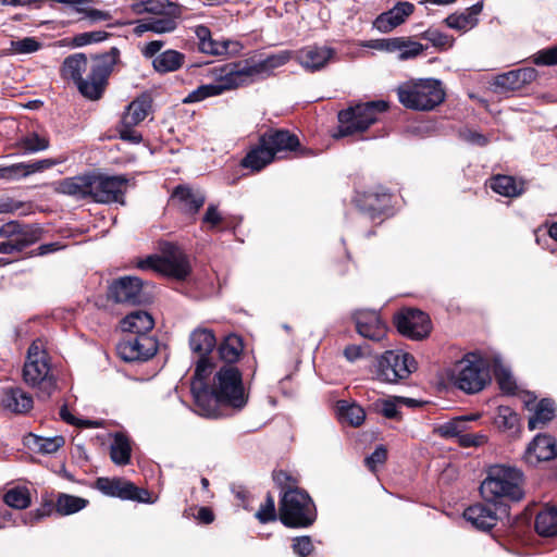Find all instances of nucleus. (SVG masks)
<instances>
[{
  "label": "nucleus",
  "instance_id": "obj_1",
  "mask_svg": "<svg viewBox=\"0 0 557 557\" xmlns=\"http://www.w3.org/2000/svg\"><path fill=\"white\" fill-rule=\"evenodd\" d=\"M212 363L208 359L197 362L191 382V394L195 400V412L205 418L222 416L220 406L225 405L242 409L247 403L242 374L234 366H223L214 374L210 387L205 380L212 372Z\"/></svg>",
  "mask_w": 557,
  "mask_h": 557
},
{
  "label": "nucleus",
  "instance_id": "obj_2",
  "mask_svg": "<svg viewBox=\"0 0 557 557\" xmlns=\"http://www.w3.org/2000/svg\"><path fill=\"white\" fill-rule=\"evenodd\" d=\"M117 57L119 50L115 48L104 54L90 58L85 53H74L64 59L60 74L63 79L74 82L84 97L97 100L104 90Z\"/></svg>",
  "mask_w": 557,
  "mask_h": 557
},
{
  "label": "nucleus",
  "instance_id": "obj_3",
  "mask_svg": "<svg viewBox=\"0 0 557 557\" xmlns=\"http://www.w3.org/2000/svg\"><path fill=\"white\" fill-rule=\"evenodd\" d=\"M206 77L209 82L193 90L184 99V102L202 101L251 83L248 63L245 60L210 67L206 73Z\"/></svg>",
  "mask_w": 557,
  "mask_h": 557
},
{
  "label": "nucleus",
  "instance_id": "obj_4",
  "mask_svg": "<svg viewBox=\"0 0 557 557\" xmlns=\"http://www.w3.org/2000/svg\"><path fill=\"white\" fill-rule=\"evenodd\" d=\"M522 481V473L518 469L495 465L487 470L480 492L488 503L519 502L523 497Z\"/></svg>",
  "mask_w": 557,
  "mask_h": 557
},
{
  "label": "nucleus",
  "instance_id": "obj_5",
  "mask_svg": "<svg viewBox=\"0 0 557 557\" xmlns=\"http://www.w3.org/2000/svg\"><path fill=\"white\" fill-rule=\"evenodd\" d=\"M23 377L27 385L39 389V397L48 398L55 389V381L50 373L49 357L41 339L34 341L23 368Z\"/></svg>",
  "mask_w": 557,
  "mask_h": 557
},
{
  "label": "nucleus",
  "instance_id": "obj_6",
  "mask_svg": "<svg viewBox=\"0 0 557 557\" xmlns=\"http://www.w3.org/2000/svg\"><path fill=\"white\" fill-rule=\"evenodd\" d=\"M397 95L403 106L419 111L433 110L445 98L441 82L433 78L407 82L398 87Z\"/></svg>",
  "mask_w": 557,
  "mask_h": 557
},
{
  "label": "nucleus",
  "instance_id": "obj_7",
  "mask_svg": "<svg viewBox=\"0 0 557 557\" xmlns=\"http://www.w3.org/2000/svg\"><path fill=\"white\" fill-rule=\"evenodd\" d=\"M280 520L286 527L307 528L315 518V507L307 492L289 486L280 502Z\"/></svg>",
  "mask_w": 557,
  "mask_h": 557
},
{
  "label": "nucleus",
  "instance_id": "obj_8",
  "mask_svg": "<svg viewBox=\"0 0 557 557\" xmlns=\"http://www.w3.org/2000/svg\"><path fill=\"white\" fill-rule=\"evenodd\" d=\"M449 377L459 389L469 394L478 393L491 381L488 363L476 354H468L455 363Z\"/></svg>",
  "mask_w": 557,
  "mask_h": 557
},
{
  "label": "nucleus",
  "instance_id": "obj_9",
  "mask_svg": "<svg viewBox=\"0 0 557 557\" xmlns=\"http://www.w3.org/2000/svg\"><path fill=\"white\" fill-rule=\"evenodd\" d=\"M387 110L383 100L359 103L338 113V132L335 137L362 133L377 121V115Z\"/></svg>",
  "mask_w": 557,
  "mask_h": 557
},
{
  "label": "nucleus",
  "instance_id": "obj_10",
  "mask_svg": "<svg viewBox=\"0 0 557 557\" xmlns=\"http://www.w3.org/2000/svg\"><path fill=\"white\" fill-rule=\"evenodd\" d=\"M416 370L413 356L401 349L387 350L376 360L375 377L380 382L395 384L408 379Z\"/></svg>",
  "mask_w": 557,
  "mask_h": 557
},
{
  "label": "nucleus",
  "instance_id": "obj_11",
  "mask_svg": "<svg viewBox=\"0 0 557 557\" xmlns=\"http://www.w3.org/2000/svg\"><path fill=\"white\" fill-rule=\"evenodd\" d=\"M140 269H151L156 272L173 276L178 280L185 278L190 272V265L186 255L175 246H170L163 257L151 256L138 263Z\"/></svg>",
  "mask_w": 557,
  "mask_h": 557
},
{
  "label": "nucleus",
  "instance_id": "obj_12",
  "mask_svg": "<svg viewBox=\"0 0 557 557\" xmlns=\"http://www.w3.org/2000/svg\"><path fill=\"white\" fill-rule=\"evenodd\" d=\"M127 180L122 175H91V199L100 203H124Z\"/></svg>",
  "mask_w": 557,
  "mask_h": 557
},
{
  "label": "nucleus",
  "instance_id": "obj_13",
  "mask_svg": "<svg viewBox=\"0 0 557 557\" xmlns=\"http://www.w3.org/2000/svg\"><path fill=\"white\" fill-rule=\"evenodd\" d=\"M395 322L399 333L411 339H422L431 332L429 315L418 309H404L396 315Z\"/></svg>",
  "mask_w": 557,
  "mask_h": 557
},
{
  "label": "nucleus",
  "instance_id": "obj_14",
  "mask_svg": "<svg viewBox=\"0 0 557 557\" xmlns=\"http://www.w3.org/2000/svg\"><path fill=\"white\" fill-rule=\"evenodd\" d=\"M193 32L197 40L198 51L203 54L224 57L228 54H236L242 49V46L237 41L230 39H214L211 30L205 25L195 26Z\"/></svg>",
  "mask_w": 557,
  "mask_h": 557
},
{
  "label": "nucleus",
  "instance_id": "obj_15",
  "mask_svg": "<svg viewBox=\"0 0 557 557\" xmlns=\"http://www.w3.org/2000/svg\"><path fill=\"white\" fill-rule=\"evenodd\" d=\"M157 350V341L146 335L123 339L116 346L119 356L128 362L146 361L153 357Z\"/></svg>",
  "mask_w": 557,
  "mask_h": 557
},
{
  "label": "nucleus",
  "instance_id": "obj_16",
  "mask_svg": "<svg viewBox=\"0 0 557 557\" xmlns=\"http://www.w3.org/2000/svg\"><path fill=\"white\" fill-rule=\"evenodd\" d=\"M109 295L116 302L137 305L148 299L143 281L136 276H124L114 281L109 288Z\"/></svg>",
  "mask_w": 557,
  "mask_h": 557
},
{
  "label": "nucleus",
  "instance_id": "obj_17",
  "mask_svg": "<svg viewBox=\"0 0 557 557\" xmlns=\"http://www.w3.org/2000/svg\"><path fill=\"white\" fill-rule=\"evenodd\" d=\"M97 484L99 490H101L107 495L120 497L123 499L149 502V499L146 497L148 496V492L146 490L136 487L131 482L120 479H99Z\"/></svg>",
  "mask_w": 557,
  "mask_h": 557
},
{
  "label": "nucleus",
  "instance_id": "obj_18",
  "mask_svg": "<svg viewBox=\"0 0 557 557\" xmlns=\"http://www.w3.org/2000/svg\"><path fill=\"white\" fill-rule=\"evenodd\" d=\"M357 332L366 338L380 341L384 337L386 327L379 313L372 310H358L354 314Z\"/></svg>",
  "mask_w": 557,
  "mask_h": 557
},
{
  "label": "nucleus",
  "instance_id": "obj_19",
  "mask_svg": "<svg viewBox=\"0 0 557 557\" xmlns=\"http://www.w3.org/2000/svg\"><path fill=\"white\" fill-rule=\"evenodd\" d=\"M334 54V49L330 47L308 46L297 52L296 59L304 69L315 72L323 69Z\"/></svg>",
  "mask_w": 557,
  "mask_h": 557
},
{
  "label": "nucleus",
  "instance_id": "obj_20",
  "mask_svg": "<svg viewBox=\"0 0 557 557\" xmlns=\"http://www.w3.org/2000/svg\"><path fill=\"white\" fill-rule=\"evenodd\" d=\"M414 5L410 2H398L391 10L380 14L373 26L381 33H389L403 24L412 14Z\"/></svg>",
  "mask_w": 557,
  "mask_h": 557
},
{
  "label": "nucleus",
  "instance_id": "obj_21",
  "mask_svg": "<svg viewBox=\"0 0 557 557\" xmlns=\"http://www.w3.org/2000/svg\"><path fill=\"white\" fill-rule=\"evenodd\" d=\"M263 145L273 151L274 158H282V153L296 150L300 144L297 136L284 129L267 132L261 136Z\"/></svg>",
  "mask_w": 557,
  "mask_h": 557
},
{
  "label": "nucleus",
  "instance_id": "obj_22",
  "mask_svg": "<svg viewBox=\"0 0 557 557\" xmlns=\"http://www.w3.org/2000/svg\"><path fill=\"white\" fill-rule=\"evenodd\" d=\"M557 447L555 440L546 434L537 435L528 446L524 459L530 465H536L540 461H547L555 458Z\"/></svg>",
  "mask_w": 557,
  "mask_h": 557
},
{
  "label": "nucleus",
  "instance_id": "obj_23",
  "mask_svg": "<svg viewBox=\"0 0 557 557\" xmlns=\"http://www.w3.org/2000/svg\"><path fill=\"white\" fill-rule=\"evenodd\" d=\"M0 405L13 413H26L34 405L33 397L21 387H7L2 391Z\"/></svg>",
  "mask_w": 557,
  "mask_h": 557
},
{
  "label": "nucleus",
  "instance_id": "obj_24",
  "mask_svg": "<svg viewBox=\"0 0 557 557\" xmlns=\"http://www.w3.org/2000/svg\"><path fill=\"white\" fill-rule=\"evenodd\" d=\"M57 164L58 161L53 159H42L35 162H21L4 169H0V177L10 180L27 177L32 174L51 169Z\"/></svg>",
  "mask_w": 557,
  "mask_h": 557
},
{
  "label": "nucleus",
  "instance_id": "obj_25",
  "mask_svg": "<svg viewBox=\"0 0 557 557\" xmlns=\"http://www.w3.org/2000/svg\"><path fill=\"white\" fill-rule=\"evenodd\" d=\"M180 15V11L174 13H168L166 15L160 16H147L140 21H138L135 33L141 35L146 32H153L157 34L171 33L177 27V17Z\"/></svg>",
  "mask_w": 557,
  "mask_h": 557
},
{
  "label": "nucleus",
  "instance_id": "obj_26",
  "mask_svg": "<svg viewBox=\"0 0 557 557\" xmlns=\"http://www.w3.org/2000/svg\"><path fill=\"white\" fill-rule=\"evenodd\" d=\"M290 58L289 51H281L258 62L250 60H245V62L248 63V73L252 82L256 77L269 76L275 69L286 64Z\"/></svg>",
  "mask_w": 557,
  "mask_h": 557
},
{
  "label": "nucleus",
  "instance_id": "obj_27",
  "mask_svg": "<svg viewBox=\"0 0 557 557\" xmlns=\"http://www.w3.org/2000/svg\"><path fill=\"white\" fill-rule=\"evenodd\" d=\"M465 519L479 530H491L498 521V515L490 506L475 504L463 512Z\"/></svg>",
  "mask_w": 557,
  "mask_h": 557
},
{
  "label": "nucleus",
  "instance_id": "obj_28",
  "mask_svg": "<svg viewBox=\"0 0 557 557\" xmlns=\"http://www.w3.org/2000/svg\"><path fill=\"white\" fill-rule=\"evenodd\" d=\"M40 238V230L30 225H24L16 237L0 243V253L10 255L20 252L35 244Z\"/></svg>",
  "mask_w": 557,
  "mask_h": 557
},
{
  "label": "nucleus",
  "instance_id": "obj_29",
  "mask_svg": "<svg viewBox=\"0 0 557 557\" xmlns=\"http://www.w3.org/2000/svg\"><path fill=\"white\" fill-rule=\"evenodd\" d=\"M153 325L154 321L152 317L141 310L127 314L122 321L124 332L137 334L138 336L146 335V333L152 330Z\"/></svg>",
  "mask_w": 557,
  "mask_h": 557
},
{
  "label": "nucleus",
  "instance_id": "obj_30",
  "mask_svg": "<svg viewBox=\"0 0 557 557\" xmlns=\"http://www.w3.org/2000/svg\"><path fill=\"white\" fill-rule=\"evenodd\" d=\"M190 348L194 352L199 355V360L208 359L212 349L216 345V339L211 330L197 329L190 334L189 338Z\"/></svg>",
  "mask_w": 557,
  "mask_h": 557
},
{
  "label": "nucleus",
  "instance_id": "obj_31",
  "mask_svg": "<svg viewBox=\"0 0 557 557\" xmlns=\"http://www.w3.org/2000/svg\"><path fill=\"white\" fill-rule=\"evenodd\" d=\"M150 108L148 96L138 97L128 104L121 122L126 126H136L146 119Z\"/></svg>",
  "mask_w": 557,
  "mask_h": 557
},
{
  "label": "nucleus",
  "instance_id": "obj_32",
  "mask_svg": "<svg viewBox=\"0 0 557 557\" xmlns=\"http://www.w3.org/2000/svg\"><path fill=\"white\" fill-rule=\"evenodd\" d=\"M133 11L137 14H148L149 16H160L180 11L177 5L168 0H146L133 4Z\"/></svg>",
  "mask_w": 557,
  "mask_h": 557
},
{
  "label": "nucleus",
  "instance_id": "obj_33",
  "mask_svg": "<svg viewBox=\"0 0 557 557\" xmlns=\"http://www.w3.org/2000/svg\"><path fill=\"white\" fill-rule=\"evenodd\" d=\"M60 191L76 198H91V175L76 176L64 180Z\"/></svg>",
  "mask_w": 557,
  "mask_h": 557
},
{
  "label": "nucleus",
  "instance_id": "obj_34",
  "mask_svg": "<svg viewBox=\"0 0 557 557\" xmlns=\"http://www.w3.org/2000/svg\"><path fill=\"white\" fill-rule=\"evenodd\" d=\"M274 159L273 151L270 150L267 145H263L262 139L260 138V145L247 153L243 159L242 164L244 168L260 171Z\"/></svg>",
  "mask_w": 557,
  "mask_h": 557
},
{
  "label": "nucleus",
  "instance_id": "obj_35",
  "mask_svg": "<svg viewBox=\"0 0 557 557\" xmlns=\"http://www.w3.org/2000/svg\"><path fill=\"white\" fill-rule=\"evenodd\" d=\"M184 60L183 53L170 49L156 55L152 65L159 73L174 72L182 67Z\"/></svg>",
  "mask_w": 557,
  "mask_h": 557
},
{
  "label": "nucleus",
  "instance_id": "obj_36",
  "mask_svg": "<svg viewBox=\"0 0 557 557\" xmlns=\"http://www.w3.org/2000/svg\"><path fill=\"white\" fill-rule=\"evenodd\" d=\"M535 530L542 536L557 535V508L545 507L535 519Z\"/></svg>",
  "mask_w": 557,
  "mask_h": 557
},
{
  "label": "nucleus",
  "instance_id": "obj_37",
  "mask_svg": "<svg viewBox=\"0 0 557 557\" xmlns=\"http://www.w3.org/2000/svg\"><path fill=\"white\" fill-rule=\"evenodd\" d=\"M173 198L178 200L189 213H196L205 203V196L200 191H193L184 186L175 188Z\"/></svg>",
  "mask_w": 557,
  "mask_h": 557
},
{
  "label": "nucleus",
  "instance_id": "obj_38",
  "mask_svg": "<svg viewBox=\"0 0 557 557\" xmlns=\"http://www.w3.org/2000/svg\"><path fill=\"white\" fill-rule=\"evenodd\" d=\"M491 188L504 197H517L523 191V183L512 176L497 175L491 180Z\"/></svg>",
  "mask_w": 557,
  "mask_h": 557
},
{
  "label": "nucleus",
  "instance_id": "obj_39",
  "mask_svg": "<svg viewBox=\"0 0 557 557\" xmlns=\"http://www.w3.org/2000/svg\"><path fill=\"white\" fill-rule=\"evenodd\" d=\"M131 443L127 436L122 433H116L110 447L112 461L120 466L127 465L131 459Z\"/></svg>",
  "mask_w": 557,
  "mask_h": 557
},
{
  "label": "nucleus",
  "instance_id": "obj_40",
  "mask_svg": "<svg viewBox=\"0 0 557 557\" xmlns=\"http://www.w3.org/2000/svg\"><path fill=\"white\" fill-rule=\"evenodd\" d=\"M555 416L554 401L547 398L542 399L535 408L534 414L529 419V429L535 430L546 425Z\"/></svg>",
  "mask_w": 557,
  "mask_h": 557
},
{
  "label": "nucleus",
  "instance_id": "obj_41",
  "mask_svg": "<svg viewBox=\"0 0 557 557\" xmlns=\"http://www.w3.org/2000/svg\"><path fill=\"white\" fill-rule=\"evenodd\" d=\"M26 444L39 453L53 454L64 444V438L62 436L41 437L29 434Z\"/></svg>",
  "mask_w": 557,
  "mask_h": 557
},
{
  "label": "nucleus",
  "instance_id": "obj_42",
  "mask_svg": "<svg viewBox=\"0 0 557 557\" xmlns=\"http://www.w3.org/2000/svg\"><path fill=\"white\" fill-rule=\"evenodd\" d=\"M3 502L11 508L25 509L32 503L29 490L25 486L11 487L4 493Z\"/></svg>",
  "mask_w": 557,
  "mask_h": 557
},
{
  "label": "nucleus",
  "instance_id": "obj_43",
  "mask_svg": "<svg viewBox=\"0 0 557 557\" xmlns=\"http://www.w3.org/2000/svg\"><path fill=\"white\" fill-rule=\"evenodd\" d=\"M476 416L458 417L448 422L438 425L435 432L445 438L458 437L460 433L466 432V422L475 420Z\"/></svg>",
  "mask_w": 557,
  "mask_h": 557
},
{
  "label": "nucleus",
  "instance_id": "obj_44",
  "mask_svg": "<svg viewBox=\"0 0 557 557\" xmlns=\"http://www.w3.org/2000/svg\"><path fill=\"white\" fill-rule=\"evenodd\" d=\"M337 409L341 418L352 426H359L364 421L366 412L363 408L357 404H348L345 400H341L337 404Z\"/></svg>",
  "mask_w": 557,
  "mask_h": 557
},
{
  "label": "nucleus",
  "instance_id": "obj_45",
  "mask_svg": "<svg viewBox=\"0 0 557 557\" xmlns=\"http://www.w3.org/2000/svg\"><path fill=\"white\" fill-rule=\"evenodd\" d=\"M86 505L87 500L82 497L62 494L57 500L55 509L59 513L67 516L82 510Z\"/></svg>",
  "mask_w": 557,
  "mask_h": 557
},
{
  "label": "nucleus",
  "instance_id": "obj_46",
  "mask_svg": "<svg viewBox=\"0 0 557 557\" xmlns=\"http://www.w3.org/2000/svg\"><path fill=\"white\" fill-rule=\"evenodd\" d=\"M242 352V343L236 335L227 336L224 342L219 346V354L221 359L231 363L238 359Z\"/></svg>",
  "mask_w": 557,
  "mask_h": 557
},
{
  "label": "nucleus",
  "instance_id": "obj_47",
  "mask_svg": "<svg viewBox=\"0 0 557 557\" xmlns=\"http://www.w3.org/2000/svg\"><path fill=\"white\" fill-rule=\"evenodd\" d=\"M41 48L39 42L34 37H24L17 40H11L10 47L5 50V54H30Z\"/></svg>",
  "mask_w": 557,
  "mask_h": 557
},
{
  "label": "nucleus",
  "instance_id": "obj_48",
  "mask_svg": "<svg viewBox=\"0 0 557 557\" xmlns=\"http://www.w3.org/2000/svg\"><path fill=\"white\" fill-rule=\"evenodd\" d=\"M493 87L494 91L499 94L520 89L521 84L519 82L516 70L497 75L494 78Z\"/></svg>",
  "mask_w": 557,
  "mask_h": 557
},
{
  "label": "nucleus",
  "instance_id": "obj_49",
  "mask_svg": "<svg viewBox=\"0 0 557 557\" xmlns=\"http://www.w3.org/2000/svg\"><path fill=\"white\" fill-rule=\"evenodd\" d=\"M519 422L518 414L507 406H499L495 417V423L499 429L512 430L516 429Z\"/></svg>",
  "mask_w": 557,
  "mask_h": 557
},
{
  "label": "nucleus",
  "instance_id": "obj_50",
  "mask_svg": "<svg viewBox=\"0 0 557 557\" xmlns=\"http://www.w3.org/2000/svg\"><path fill=\"white\" fill-rule=\"evenodd\" d=\"M21 147L29 153L44 151L49 148V139L37 133H29L22 138Z\"/></svg>",
  "mask_w": 557,
  "mask_h": 557
},
{
  "label": "nucleus",
  "instance_id": "obj_51",
  "mask_svg": "<svg viewBox=\"0 0 557 557\" xmlns=\"http://www.w3.org/2000/svg\"><path fill=\"white\" fill-rule=\"evenodd\" d=\"M448 27L467 32L473 28L478 23V17H472L468 15L467 12L460 14H451L445 20Z\"/></svg>",
  "mask_w": 557,
  "mask_h": 557
},
{
  "label": "nucleus",
  "instance_id": "obj_52",
  "mask_svg": "<svg viewBox=\"0 0 557 557\" xmlns=\"http://www.w3.org/2000/svg\"><path fill=\"white\" fill-rule=\"evenodd\" d=\"M401 398L377 399L372 404L375 412L383 414L387 419H396L398 417L397 401Z\"/></svg>",
  "mask_w": 557,
  "mask_h": 557
},
{
  "label": "nucleus",
  "instance_id": "obj_53",
  "mask_svg": "<svg viewBox=\"0 0 557 557\" xmlns=\"http://www.w3.org/2000/svg\"><path fill=\"white\" fill-rule=\"evenodd\" d=\"M109 34L103 30H92L77 34L73 37L75 47H83L90 44L101 42L108 38Z\"/></svg>",
  "mask_w": 557,
  "mask_h": 557
},
{
  "label": "nucleus",
  "instance_id": "obj_54",
  "mask_svg": "<svg viewBox=\"0 0 557 557\" xmlns=\"http://www.w3.org/2000/svg\"><path fill=\"white\" fill-rule=\"evenodd\" d=\"M423 46L417 41H411L403 38V44L399 45L398 59L409 60L418 57L423 51Z\"/></svg>",
  "mask_w": 557,
  "mask_h": 557
},
{
  "label": "nucleus",
  "instance_id": "obj_55",
  "mask_svg": "<svg viewBox=\"0 0 557 557\" xmlns=\"http://www.w3.org/2000/svg\"><path fill=\"white\" fill-rule=\"evenodd\" d=\"M256 518L261 523H267L276 519L275 502L272 495H267L264 504H262L256 512Z\"/></svg>",
  "mask_w": 557,
  "mask_h": 557
},
{
  "label": "nucleus",
  "instance_id": "obj_56",
  "mask_svg": "<svg viewBox=\"0 0 557 557\" xmlns=\"http://www.w3.org/2000/svg\"><path fill=\"white\" fill-rule=\"evenodd\" d=\"M495 376L503 392L507 394H513L516 392V382L507 369L503 367L496 368Z\"/></svg>",
  "mask_w": 557,
  "mask_h": 557
},
{
  "label": "nucleus",
  "instance_id": "obj_57",
  "mask_svg": "<svg viewBox=\"0 0 557 557\" xmlns=\"http://www.w3.org/2000/svg\"><path fill=\"white\" fill-rule=\"evenodd\" d=\"M387 458V450L383 445H380L375 450L366 458V466L374 472L379 466L383 465Z\"/></svg>",
  "mask_w": 557,
  "mask_h": 557
},
{
  "label": "nucleus",
  "instance_id": "obj_58",
  "mask_svg": "<svg viewBox=\"0 0 557 557\" xmlns=\"http://www.w3.org/2000/svg\"><path fill=\"white\" fill-rule=\"evenodd\" d=\"M293 550L299 557H307L313 550V545L309 536H299L293 541Z\"/></svg>",
  "mask_w": 557,
  "mask_h": 557
},
{
  "label": "nucleus",
  "instance_id": "obj_59",
  "mask_svg": "<svg viewBox=\"0 0 557 557\" xmlns=\"http://www.w3.org/2000/svg\"><path fill=\"white\" fill-rule=\"evenodd\" d=\"M458 443L463 447H472L480 446L486 442V436L484 434H470V433H460L457 437Z\"/></svg>",
  "mask_w": 557,
  "mask_h": 557
},
{
  "label": "nucleus",
  "instance_id": "obj_60",
  "mask_svg": "<svg viewBox=\"0 0 557 557\" xmlns=\"http://www.w3.org/2000/svg\"><path fill=\"white\" fill-rule=\"evenodd\" d=\"M535 63L540 65L557 64V47L540 51L535 55Z\"/></svg>",
  "mask_w": 557,
  "mask_h": 557
},
{
  "label": "nucleus",
  "instance_id": "obj_61",
  "mask_svg": "<svg viewBox=\"0 0 557 557\" xmlns=\"http://www.w3.org/2000/svg\"><path fill=\"white\" fill-rule=\"evenodd\" d=\"M77 12L84 13L86 18L94 23L100 21H108L111 18V15L108 12L97 9L78 8Z\"/></svg>",
  "mask_w": 557,
  "mask_h": 557
},
{
  "label": "nucleus",
  "instance_id": "obj_62",
  "mask_svg": "<svg viewBox=\"0 0 557 557\" xmlns=\"http://www.w3.org/2000/svg\"><path fill=\"white\" fill-rule=\"evenodd\" d=\"M23 226V224H20L16 221L8 222L0 227V237L5 238L7 240L13 239L18 235V232Z\"/></svg>",
  "mask_w": 557,
  "mask_h": 557
},
{
  "label": "nucleus",
  "instance_id": "obj_63",
  "mask_svg": "<svg viewBox=\"0 0 557 557\" xmlns=\"http://www.w3.org/2000/svg\"><path fill=\"white\" fill-rule=\"evenodd\" d=\"M135 126H126L121 122L119 134L120 137L124 140L138 144L141 140V135L134 129Z\"/></svg>",
  "mask_w": 557,
  "mask_h": 557
},
{
  "label": "nucleus",
  "instance_id": "obj_64",
  "mask_svg": "<svg viewBox=\"0 0 557 557\" xmlns=\"http://www.w3.org/2000/svg\"><path fill=\"white\" fill-rule=\"evenodd\" d=\"M222 218L215 206H209L203 216V222L212 227L221 222Z\"/></svg>",
  "mask_w": 557,
  "mask_h": 557
}]
</instances>
